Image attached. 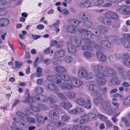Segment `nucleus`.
Returning a JSON list of instances; mask_svg holds the SVG:
<instances>
[{
  "instance_id": "nucleus-36",
  "label": "nucleus",
  "mask_w": 130,
  "mask_h": 130,
  "mask_svg": "<svg viewBox=\"0 0 130 130\" xmlns=\"http://www.w3.org/2000/svg\"><path fill=\"white\" fill-rule=\"evenodd\" d=\"M66 51L64 50H60L56 53V56L59 57H63L66 54Z\"/></svg>"
},
{
  "instance_id": "nucleus-2",
  "label": "nucleus",
  "mask_w": 130,
  "mask_h": 130,
  "mask_svg": "<svg viewBox=\"0 0 130 130\" xmlns=\"http://www.w3.org/2000/svg\"><path fill=\"white\" fill-rule=\"evenodd\" d=\"M103 67L101 65H97L93 67V70L95 72L96 76H99L104 75L111 76L115 74V71L109 67H106L103 70V73L101 72V71L103 70Z\"/></svg>"
},
{
  "instance_id": "nucleus-61",
  "label": "nucleus",
  "mask_w": 130,
  "mask_h": 130,
  "mask_svg": "<svg viewBox=\"0 0 130 130\" xmlns=\"http://www.w3.org/2000/svg\"><path fill=\"white\" fill-rule=\"evenodd\" d=\"M73 127L75 130H83V127L79 125H75L73 126Z\"/></svg>"
},
{
  "instance_id": "nucleus-35",
  "label": "nucleus",
  "mask_w": 130,
  "mask_h": 130,
  "mask_svg": "<svg viewBox=\"0 0 130 130\" xmlns=\"http://www.w3.org/2000/svg\"><path fill=\"white\" fill-rule=\"evenodd\" d=\"M124 39L122 42V44L125 47L128 48L130 47V41L124 38Z\"/></svg>"
},
{
  "instance_id": "nucleus-38",
  "label": "nucleus",
  "mask_w": 130,
  "mask_h": 130,
  "mask_svg": "<svg viewBox=\"0 0 130 130\" xmlns=\"http://www.w3.org/2000/svg\"><path fill=\"white\" fill-rule=\"evenodd\" d=\"M123 64L128 67L130 64V57H125L123 61Z\"/></svg>"
},
{
  "instance_id": "nucleus-54",
  "label": "nucleus",
  "mask_w": 130,
  "mask_h": 130,
  "mask_svg": "<svg viewBox=\"0 0 130 130\" xmlns=\"http://www.w3.org/2000/svg\"><path fill=\"white\" fill-rule=\"evenodd\" d=\"M30 108L32 110L35 112H37L40 111L39 108H37L36 107L31 105L30 106Z\"/></svg>"
},
{
  "instance_id": "nucleus-50",
  "label": "nucleus",
  "mask_w": 130,
  "mask_h": 130,
  "mask_svg": "<svg viewBox=\"0 0 130 130\" xmlns=\"http://www.w3.org/2000/svg\"><path fill=\"white\" fill-rule=\"evenodd\" d=\"M73 22V25L76 26H79V24L81 22L79 20L73 19L72 20V23Z\"/></svg>"
},
{
  "instance_id": "nucleus-30",
  "label": "nucleus",
  "mask_w": 130,
  "mask_h": 130,
  "mask_svg": "<svg viewBox=\"0 0 130 130\" xmlns=\"http://www.w3.org/2000/svg\"><path fill=\"white\" fill-rule=\"evenodd\" d=\"M48 130H55L56 129L54 122L49 123L47 126Z\"/></svg>"
},
{
  "instance_id": "nucleus-64",
  "label": "nucleus",
  "mask_w": 130,
  "mask_h": 130,
  "mask_svg": "<svg viewBox=\"0 0 130 130\" xmlns=\"http://www.w3.org/2000/svg\"><path fill=\"white\" fill-rule=\"evenodd\" d=\"M98 116L100 119L102 121H105L107 118V117L101 114H99Z\"/></svg>"
},
{
  "instance_id": "nucleus-59",
  "label": "nucleus",
  "mask_w": 130,
  "mask_h": 130,
  "mask_svg": "<svg viewBox=\"0 0 130 130\" xmlns=\"http://www.w3.org/2000/svg\"><path fill=\"white\" fill-rule=\"evenodd\" d=\"M116 10L117 12L124 14L125 13L124 8H118L116 9Z\"/></svg>"
},
{
  "instance_id": "nucleus-16",
  "label": "nucleus",
  "mask_w": 130,
  "mask_h": 130,
  "mask_svg": "<svg viewBox=\"0 0 130 130\" xmlns=\"http://www.w3.org/2000/svg\"><path fill=\"white\" fill-rule=\"evenodd\" d=\"M101 107L103 109L106 110L111 108V105L110 102L108 101H104L101 104Z\"/></svg>"
},
{
  "instance_id": "nucleus-8",
  "label": "nucleus",
  "mask_w": 130,
  "mask_h": 130,
  "mask_svg": "<svg viewBox=\"0 0 130 130\" xmlns=\"http://www.w3.org/2000/svg\"><path fill=\"white\" fill-rule=\"evenodd\" d=\"M100 89L101 87L94 85H90L89 87V90L92 91L91 93V95L94 96L98 95L99 91L100 90Z\"/></svg>"
},
{
  "instance_id": "nucleus-34",
  "label": "nucleus",
  "mask_w": 130,
  "mask_h": 130,
  "mask_svg": "<svg viewBox=\"0 0 130 130\" xmlns=\"http://www.w3.org/2000/svg\"><path fill=\"white\" fill-rule=\"evenodd\" d=\"M48 89L51 90H56L58 91L59 90L57 89V87L53 84H49L47 85Z\"/></svg>"
},
{
  "instance_id": "nucleus-29",
  "label": "nucleus",
  "mask_w": 130,
  "mask_h": 130,
  "mask_svg": "<svg viewBox=\"0 0 130 130\" xmlns=\"http://www.w3.org/2000/svg\"><path fill=\"white\" fill-rule=\"evenodd\" d=\"M23 63L19 61H16L15 62V66L13 68V69L15 71H17L20 69L22 66Z\"/></svg>"
},
{
  "instance_id": "nucleus-14",
  "label": "nucleus",
  "mask_w": 130,
  "mask_h": 130,
  "mask_svg": "<svg viewBox=\"0 0 130 130\" xmlns=\"http://www.w3.org/2000/svg\"><path fill=\"white\" fill-rule=\"evenodd\" d=\"M60 106L66 110L68 109L71 108L72 105L70 102L63 101L60 103Z\"/></svg>"
},
{
  "instance_id": "nucleus-31",
  "label": "nucleus",
  "mask_w": 130,
  "mask_h": 130,
  "mask_svg": "<svg viewBox=\"0 0 130 130\" xmlns=\"http://www.w3.org/2000/svg\"><path fill=\"white\" fill-rule=\"evenodd\" d=\"M118 5L120 7H125L127 5L129 6L128 2L126 0H122L118 3Z\"/></svg>"
},
{
  "instance_id": "nucleus-5",
  "label": "nucleus",
  "mask_w": 130,
  "mask_h": 130,
  "mask_svg": "<svg viewBox=\"0 0 130 130\" xmlns=\"http://www.w3.org/2000/svg\"><path fill=\"white\" fill-rule=\"evenodd\" d=\"M78 73V76L79 78H85L86 79H90L92 78V73H90L89 74L87 71L84 68L82 67L80 68Z\"/></svg>"
},
{
  "instance_id": "nucleus-11",
  "label": "nucleus",
  "mask_w": 130,
  "mask_h": 130,
  "mask_svg": "<svg viewBox=\"0 0 130 130\" xmlns=\"http://www.w3.org/2000/svg\"><path fill=\"white\" fill-rule=\"evenodd\" d=\"M110 76L107 75H102L99 76H96V80L98 84L101 86L104 85L106 83V81L105 79V77Z\"/></svg>"
},
{
  "instance_id": "nucleus-24",
  "label": "nucleus",
  "mask_w": 130,
  "mask_h": 130,
  "mask_svg": "<svg viewBox=\"0 0 130 130\" xmlns=\"http://www.w3.org/2000/svg\"><path fill=\"white\" fill-rule=\"evenodd\" d=\"M97 96L98 97L94 99V102L96 105L101 103L103 100V98H104V96H101L98 95Z\"/></svg>"
},
{
  "instance_id": "nucleus-43",
  "label": "nucleus",
  "mask_w": 130,
  "mask_h": 130,
  "mask_svg": "<svg viewBox=\"0 0 130 130\" xmlns=\"http://www.w3.org/2000/svg\"><path fill=\"white\" fill-rule=\"evenodd\" d=\"M76 95V94L73 91L69 92L67 94V96L71 99H74Z\"/></svg>"
},
{
  "instance_id": "nucleus-44",
  "label": "nucleus",
  "mask_w": 130,
  "mask_h": 130,
  "mask_svg": "<svg viewBox=\"0 0 130 130\" xmlns=\"http://www.w3.org/2000/svg\"><path fill=\"white\" fill-rule=\"evenodd\" d=\"M24 101L25 103L28 102L31 103L34 102V100L32 97L30 96H27L25 100Z\"/></svg>"
},
{
  "instance_id": "nucleus-26",
  "label": "nucleus",
  "mask_w": 130,
  "mask_h": 130,
  "mask_svg": "<svg viewBox=\"0 0 130 130\" xmlns=\"http://www.w3.org/2000/svg\"><path fill=\"white\" fill-rule=\"evenodd\" d=\"M107 89L106 87L104 88L103 89L101 88L100 90L99 91V93L98 95L102 96H103L104 95V97H106L107 96L106 95V93L107 92Z\"/></svg>"
},
{
  "instance_id": "nucleus-33",
  "label": "nucleus",
  "mask_w": 130,
  "mask_h": 130,
  "mask_svg": "<svg viewBox=\"0 0 130 130\" xmlns=\"http://www.w3.org/2000/svg\"><path fill=\"white\" fill-rule=\"evenodd\" d=\"M76 28L72 26H69L67 27L66 30L71 33H75L76 31Z\"/></svg>"
},
{
  "instance_id": "nucleus-27",
  "label": "nucleus",
  "mask_w": 130,
  "mask_h": 130,
  "mask_svg": "<svg viewBox=\"0 0 130 130\" xmlns=\"http://www.w3.org/2000/svg\"><path fill=\"white\" fill-rule=\"evenodd\" d=\"M57 76L59 77L65 82H68L70 80V77L67 75L59 74L57 75Z\"/></svg>"
},
{
  "instance_id": "nucleus-20",
  "label": "nucleus",
  "mask_w": 130,
  "mask_h": 130,
  "mask_svg": "<svg viewBox=\"0 0 130 130\" xmlns=\"http://www.w3.org/2000/svg\"><path fill=\"white\" fill-rule=\"evenodd\" d=\"M92 3L90 1H86L84 2H81L79 4V7L82 8H84L90 7Z\"/></svg>"
},
{
  "instance_id": "nucleus-7",
  "label": "nucleus",
  "mask_w": 130,
  "mask_h": 130,
  "mask_svg": "<svg viewBox=\"0 0 130 130\" xmlns=\"http://www.w3.org/2000/svg\"><path fill=\"white\" fill-rule=\"evenodd\" d=\"M118 70L120 74L122 79H126L127 76L128 78L130 80V71L126 72L125 69L122 68H119Z\"/></svg>"
},
{
  "instance_id": "nucleus-32",
  "label": "nucleus",
  "mask_w": 130,
  "mask_h": 130,
  "mask_svg": "<svg viewBox=\"0 0 130 130\" xmlns=\"http://www.w3.org/2000/svg\"><path fill=\"white\" fill-rule=\"evenodd\" d=\"M35 117L37 118L38 121L40 123H43L44 121L42 116L37 113L35 115Z\"/></svg>"
},
{
  "instance_id": "nucleus-58",
  "label": "nucleus",
  "mask_w": 130,
  "mask_h": 130,
  "mask_svg": "<svg viewBox=\"0 0 130 130\" xmlns=\"http://www.w3.org/2000/svg\"><path fill=\"white\" fill-rule=\"evenodd\" d=\"M56 94L61 99V100H66V98L65 96L62 93L57 92Z\"/></svg>"
},
{
  "instance_id": "nucleus-63",
  "label": "nucleus",
  "mask_w": 130,
  "mask_h": 130,
  "mask_svg": "<svg viewBox=\"0 0 130 130\" xmlns=\"http://www.w3.org/2000/svg\"><path fill=\"white\" fill-rule=\"evenodd\" d=\"M125 13L124 14H130V7H127L124 8Z\"/></svg>"
},
{
  "instance_id": "nucleus-51",
  "label": "nucleus",
  "mask_w": 130,
  "mask_h": 130,
  "mask_svg": "<svg viewBox=\"0 0 130 130\" xmlns=\"http://www.w3.org/2000/svg\"><path fill=\"white\" fill-rule=\"evenodd\" d=\"M27 121L30 123H35L36 122L35 119L32 117H28L26 118Z\"/></svg>"
},
{
  "instance_id": "nucleus-12",
  "label": "nucleus",
  "mask_w": 130,
  "mask_h": 130,
  "mask_svg": "<svg viewBox=\"0 0 130 130\" xmlns=\"http://www.w3.org/2000/svg\"><path fill=\"white\" fill-rule=\"evenodd\" d=\"M78 17L83 22L87 20H89L91 18L90 14L83 12H81L79 13Z\"/></svg>"
},
{
  "instance_id": "nucleus-55",
  "label": "nucleus",
  "mask_w": 130,
  "mask_h": 130,
  "mask_svg": "<svg viewBox=\"0 0 130 130\" xmlns=\"http://www.w3.org/2000/svg\"><path fill=\"white\" fill-rule=\"evenodd\" d=\"M96 115L93 113H89L87 115L88 118L90 119H92L95 118Z\"/></svg>"
},
{
  "instance_id": "nucleus-3",
  "label": "nucleus",
  "mask_w": 130,
  "mask_h": 130,
  "mask_svg": "<svg viewBox=\"0 0 130 130\" xmlns=\"http://www.w3.org/2000/svg\"><path fill=\"white\" fill-rule=\"evenodd\" d=\"M90 30L84 29H82V34L84 35V38L86 40L92 37L91 35L96 36L100 35V33L97 29L92 28L90 29Z\"/></svg>"
},
{
  "instance_id": "nucleus-28",
  "label": "nucleus",
  "mask_w": 130,
  "mask_h": 130,
  "mask_svg": "<svg viewBox=\"0 0 130 130\" xmlns=\"http://www.w3.org/2000/svg\"><path fill=\"white\" fill-rule=\"evenodd\" d=\"M70 117L69 115L64 114L62 116L61 121L63 122H67L69 121Z\"/></svg>"
},
{
  "instance_id": "nucleus-57",
  "label": "nucleus",
  "mask_w": 130,
  "mask_h": 130,
  "mask_svg": "<svg viewBox=\"0 0 130 130\" xmlns=\"http://www.w3.org/2000/svg\"><path fill=\"white\" fill-rule=\"evenodd\" d=\"M105 122L106 123V128H111L112 126V123L109 120H107L105 121Z\"/></svg>"
},
{
  "instance_id": "nucleus-25",
  "label": "nucleus",
  "mask_w": 130,
  "mask_h": 130,
  "mask_svg": "<svg viewBox=\"0 0 130 130\" xmlns=\"http://www.w3.org/2000/svg\"><path fill=\"white\" fill-rule=\"evenodd\" d=\"M111 82L112 84L116 85H118L120 83V81L118 77V76L113 77L111 80Z\"/></svg>"
},
{
  "instance_id": "nucleus-1",
  "label": "nucleus",
  "mask_w": 130,
  "mask_h": 130,
  "mask_svg": "<svg viewBox=\"0 0 130 130\" xmlns=\"http://www.w3.org/2000/svg\"><path fill=\"white\" fill-rule=\"evenodd\" d=\"M70 82L71 84L65 82L61 83L59 85V87L63 90H70L73 89V87H78L83 84L82 82L79 79L74 77L71 78Z\"/></svg>"
},
{
  "instance_id": "nucleus-48",
  "label": "nucleus",
  "mask_w": 130,
  "mask_h": 130,
  "mask_svg": "<svg viewBox=\"0 0 130 130\" xmlns=\"http://www.w3.org/2000/svg\"><path fill=\"white\" fill-rule=\"evenodd\" d=\"M54 123L55 124L56 128L57 127L58 128H60L62 127L64 123L60 121H58V122L55 121L54 122Z\"/></svg>"
},
{
  "instance_id": "nucleus-15",
  "label": "nucleus",
  "mask_w": 130,
  "mask_h": 130,
  "mask_svg": "<svg viewBox=\"0 0 130 130\" xmlns=\"http://www.w3.org/2000/svg\"><path fill=\"white\" fill-rule=\"evenodd\" d=\"M105 16L106 17L111 19H116L118 18L116 13L111 11H108L106 12L105 14Z\"/></svg>"
},
{
  "instance_id": "nucleus-39",
  "label": "nucleus",
  "mask_w": 130,
  "mask_h": 130,
  "mask_svg": "<svg viewBox=\"0 0 130 130\" xmlns=\"http://www.w3.org/2000/svg\"><path fill=\"white\" fill-rule=\"evenodd\" d=\"M37 99V100L43 102H46L47 101V100L45 96L42 95H41L40 97H38Z\"/></svg>"
},
{
  "instance_id": "nucleus-60",
  "label": "nucleus",
  "mask_w": 130,
  "mask_h": 130,
  "mask_svg": "<svg viewBox=\"0 0 130 130\" xmlns=\"http://www.w3.org/2000/svg\"><path fill=\"white\" fill-rule=\"evenodd\" d=\"M17 115L22 119L24 118V117H25L26 115L20 111H18L16 112Z\"/></svg>"
},
{
  "instance_id": "nucleus-21",
  "label": "nucleus",
  "mask_w": 130,
  "mask_h": 130,
  "mask_svg": "<svg viewBox=\"0 0 130 130\" xmlns=\"http://www.w3.org/2000/svg\"><path fill=\"white\" fill-rule=\"evenodd\" d=\"M98 28L100 30V32L102 34L106 33L109 30L107 27L100 25L98 26Z\"/></svg>"
},
{
  "instance_id": "nucleus-13",
  "label": "nucleus",
  "mask_w": 130,
  "mask_h": 130,
  "mask_svg": "<svg viewBox=\"0 0 130 130\" xmlns=\"http://www.w3.org/2000/svg\"><path fill=\"white\" fill-rule=\"evenodd\" d=\"M84 111V110L81 108L77 107L76 109L70 110L68 111V113L70 114L75 115L76 114H81Z\"/></svg>"
},
{
  "instance_id": "nucleus-17",
  "label": "nucleus",
  "mask_w": 130,
  "mask_h": 130,
  "mask_svg": "<svg viewBox=\"0 0 130 130\" xmlns=\"http://www.w3.org/2000/svg\"><path fill=\"white\" fill-rule=\"evenodd\" d=\"M54 69L58 73V74H56V75L57 76V74H62L65 72L66 71V70L64 68L60 66L54 67Z\"/></svg>"
},
{
  "instance_id": "nucleus-22",
  "label": "nucleus",
  "mask_w": 130,
  "mask_h": 130,
  "mask_svg": "<svg viewBox=\"0 0 130 130\" xmlns=\"http://www.w3.org/2000/svg\"><path fill=\"white\" fill-rule=\"evenodd\" d=\"M100 45H102V47H106L108 48H110L111 46V44L107 40H103L100 43Z\"/></svg>"
},
{
  "instance_id": "nucleus-18",
  "label": "nucleus",
  "mask_w": 130,
  "mask_h": 130,
  "mask_svg": "<svg viewBox=\"0 0 130 130\" xmlns=\"http://www.w3.org/2000/svg\"><path fill=\"white\" fill-rule=\"evenodd\" d=\"M104 38L106 40L112 43L115 42L118 39V37L111 36H105Z\"/></svg>"
},
{
  "instance_id": "nucleus-10",
  "label": "nucleus",
  "mask_w": 130,
  "mask_h": 130,
  "mask_svg": "<svg viewBox=\"0 0 130 130\" xmlns=\"http://www.w3.org/2000/svg\"><path fill=\"white\" fill-rule=\"evenodd\" d=\"M93 41L88 40H86L84 43V44L82 46L83 50H92L93 49Z\"/></svg>"
},
{
  "instance_id": "nucleus-42",
  "label": "nucleus",
  "mask_w": 130,
  "mask_h": 130,
  "mask_svg": "<svg viewBox=\"0 0 130 130\" xmlns=\"http://www.w3.org/2000/svg\"><path fill=\"white\" fill-rule=\"evenodd\" d=\"M103 22L104 24L109 26L112 24V22L110 19L105 18Z\"/></svg>"
},
{
  "instance_id": "nucleus-41",
  "label": "nucleus",
  "mask_w": 130,
  "mask_h": 130,
  "mask_svg": "<svg viewBox=\"0 0 130 130\" xmlns=\"http://www.w3.org/2000/svg\"><path fill=\"white\" fill-rule=\"evenodd\" d=\"M35 91L37 93L40 94L43 92V89L40 87H36L35 88Z\"/></svg>"
},
{
  "instance_id": "nucleus-62",
  "label": "nucleus",
  "mask_w": 130,
  "mask_h": 130,
  "mask_svg": "<svg viewBox=\"0 0 130 130\" xmlns=\"http://www.w3.org/2000/svg\"><path fill=\"white\" fill-rule=\"evenodd\" d=\"M89 20H87L83 22L85 24V25L87 27H89L92 25V22L90 21H89Z\"/></svg>"
},
{
  "instance_id": "nucleus-49",
  "label": "nucleus",
  "mask_w": 130,
  "mask_h": 130,
  "mask_svg": "<svg viewBox=\"0 0 130 130\" xmlns=\"http://www.w3.org/2000/svg\"><path fill=\"white\" fill-rule=\"evenodd\" d=\"M93 2L95 5H100L103 3L102 0H92Z\"/></svg>"
},
{
  "instance_id": "nucleus-6",
  "label": "nucleus",
  "mask_w": 130,
  "mask_h": 130,
  "mask_svg": "<svg viewBox=\"0 0 130 130\" xmlns=\"http://www.w3.org/2000/svg\"><path fill=\"white\" fill-rule=\"evenodd\" d=\"M72 44L76 47H78L81 45L82 42L80 39L77 36H71L69 38Z\"/></svg>"
},
{
  "instance_id": "nucleus-9",
  "label": "nucleus",
  "mask_w": 130,
  "mask_h": 130,
  "mask_svg": "<svg viewBox=\"0 0 130 130\" xmlns=\"http://www.w3.org/2000/svg\"><path fill=\"white\" fill-rule=\"evenodd\" d=\"M55 108L56 109L51 110L48 114V116L54 119L59 118L58 115L59 112L58 108H59L58 106H56Z\"/></svg>"
},
{
  "instance_id": "nucleus-52",
  "label": "nucleus",
  "mask_w": 130,
  "mask_h": 130,
  "mask_svg": "<svg viewBox=\"0 0 130 130\" xmlns=\"http://www.w3.org/2000/svg\"><path fill=\"white\" fill-rule=\"evenodd\" d=\"M4 1H3L1 2V4H0V6H6L7 7L10 6L11 5V3L10 2Z\"/></svg>"
},
{
  "instance_id": "nucleus-4",
  "label": "nucleus",
  "mask_w": 130,
  "mask_h": 130,
  "mask_svg": "<svg viewBox=\"0 0 130 130\" xmlns=\"http://www.w3.org/2000/svg\"><path fill=\"white\" fill-rule=\"evenodd\" d=\"M75 102L80 106H85L84 107L88 109L91 108V102L89 99L87 100V103L84 99L81 98L76 99Z\"/></svg>"
},
{
  "instance_id": "nucleus-56",
  "label": "nucleus",
  "mask_w": 130,
  "mask_h": 130,
  "mask_svg": "<svg viewBox=\"0 0 130 130\" xmlns=\"http://www.w3.org/2000/svg\"><path fill=\"white\" fill-rule=\"evenodd\" d=\"M39 108L41 110H45L47 108L46 106L42 104H40L38 105Z\"/></svg>"
},
{
  "instance_id": "nucleus-45",
  "label": "nucleus",
  "mask_w": 130,
  "mask_h": 130,
  "mask_svg": "<svg viewBox=\"0 0 130 130\" xmlns=\"http://www.w3.org/2000/svg\"><path fill=\"white\" fill-rule=\"evenodd\" d=\"M96 53L97 57H106L104 54L101 51H97Z\"/></svg>"
},
{
  "instance_id": "nucleus-37",
  "label": "nucleus",
  "mask_w": 130,
  "mask_h": 130,
  "mask_svg": "<svg viewBox=\"0 0 130 130\" xmlns=\"http://www.w3.org/2000/svg\"><path fill=\"white\" fill-rule=\"evenodd\" d=\"M123 104L127 106L130 105V95L127 96L126 97L123 101Z\"/></svg>"
},
{
  "instance_id": "nucleus-40",
  "label": "nucleus",
  "mask_w": 130,
  "mask_h": 130,
  "mask_svg": "<svg viewBox=\"0 0 130 130\" xmlns=\"http://www.w3.org/2000/svg\"><path fill=\"white\" fill-rule=\"evenodd\" d=\"M57 79V77L54 75L49 76H48L47 77L48 80L52 82H54L55 80Z\"/></svg>"
},
{
  "instance_id": "nucleus-46",
  "label": "nucleus",
  "mask_w": 130,
  "mask_h": 130,
  "mask_svg": "<svg viewBox=\"0 0 130 130\" xmlns=\"http://www.w3.org/2000/svg\"><path fill=\"white\" fill-rule=\"evenodd\" d=\"M122 121L124 123L126 126L128 127L129 126L130 124L129 121L125 117H123L122 119Z\"/></svg>"
},
{
  "instance_id": "nucleus-19",
  "label": "nucleus",
  "mask_w": 130,
  "mask_h": 130,
  "mask_svg": "<svg viewBox=\"0 0 130 130\" xmlns=\"http://www.w3.org/2000/svg\"><path fill=\"white\" fill-rule=\"evenodd\" d=\"M67 45L68 48V51L69 53L71 54L76 53V49L72 44L70 42H68Z\"/></svg>"
},
{
  "instance_id": "nucleus-47",
  "label": "nucleus",
  "mask_w": 130,
  "mask_h": 130,
  "mask_svg": "<svg viewBox=\"0 0 130 130\" xmlns=\"http://www.w3.org/2000/svg\"><path fill=\"white\" fill-rule=\"evenodd\" d=\"M42 69L38 67L37 68V76L38 77H39L41 76L42 74Z\"/></svg>"
},
{
  "instance_id": "nucleus-53",
  "label": "nucleus",
  "mask_w": 130,
  "mask_h": 130,
  "mask_svg": "<svg viewBox=\"0 0 130 130\" xmlns=\"http://www.w3.org/2000/svg\"><path fill=\"white\" fill-rule=\"evenodd\" d=\"M83 55L86 57H91L92 56V54L90 52L87 51L83 53Z\"/></svg>"
},
{
  "instance_id": "nucleus-23",
  "label": "nucleus",
  "mask_w": 130,
  "mask_h": 130,
  "mask_svg": "<svg viewBox=\"0 0 130 130\" xmlns=\"http://www.w3.org/2000/svg\"><path fill=\"white\" fill-rule=\"evenodd\" d=\"M9 20L6 19H0V27L7 25L9 23Z\"/></svg>"
}]
</instances>
